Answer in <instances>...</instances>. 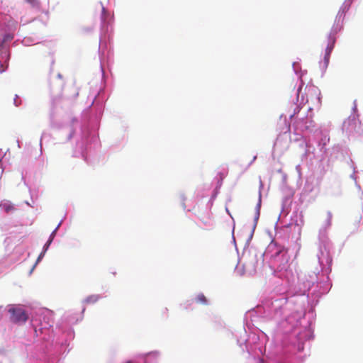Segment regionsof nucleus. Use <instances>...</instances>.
Instances as JSON below:
<instances>
[{"instance_id":"obj_2","label":"nucleus","mask_w":363,"mask_h":363,"mask_svg":"<svg viewBox=\"0 0 363 363\" xmlns=\"http://www.w3.org/2000/svg\"><path fill=\"white\" fill-rule=\"evenodd\" d=\"M8 311L10 313V320L13 323H25L28 319V314L19 306H11Z\"/></svg>"},{"instance_id":"obj_10","label":"nucleus","mask_w":363,"mask_h":363,"mask_svg":"<svg viewBox=\"0 0 363 363\" xmlns=\"http://www.w3.org/2000/svg\"><path fill=\"white\" fill-rule=\"evenodd\" d=\"M4 70H5V69H4V68L1 69V68H0V72H1H1H3Z\"/></svg>"},{"instance_id":"obj_8","label":"nucleus","mask_w":363,"mask_h":363,"mask_svg":"<svg viewBox=\"0 0 363 363\" xmlns=\"http://www.w3.org/2000/svg\"><path fill=\"white\" fill-rule=\"evenodd\" d=\"M331 220H332V215L330 213H328L326 215L325 218V227H330L331 225Z\"/></svg>"},{"instance_id":"obj_1","label":"nucleus","mask_w":363,"mask_h":363,"mask_svg":"<svg viewBox=\"0 0 363 363\" xmlns=\"http://www.w3.org/2000/svg\"><path fill=\"white\" fill-rule=\"evenodd\" d=\"M269 249L273 252L271 255V261L274 264H278V268L282 269L287 262V251L283 246L278 245L277 243H271Z\"/></svg>"},{"instance_id":"obj_7","label":"nucleus","mask_w":363,"mask_h":363,"mask_svg":"<svg viewBox=\"0 0 363 363\" xmlns=\"http://www.w3.org/2000/svg\"><path fill=\"white\" fill-rule=\"evenodd\" d=\"M33 8L38 9L40 7V1L38 0H26Z\"/></svg>"},{"instance_id":"obj_9","label":"nucleus","mask_w":363,"mask_h":363,"mask_svg":"<svg viewBox=\"0 0 363 363\" xmlns=\"http://www.w3.org/2000/svg\"><path fill=\"white\" fill-rule=\"evenodd\" d=\"M51 242H52V238H50V240L48 241L46 245L48 246L51 243Z\"/></svg>"},{"instance_id":"obj_3","label":"nucleus","mask_w":363,"mask_h":363,"mask_svg":"<svg viewBox=\"0 0 363 363\" xmlns=\"http://www.w3.org/2000/svg\"><path fill=\"white\" fill-rule=\"evenodd\" d=\"M335 38L331 35L329 36L328 43L325 49L324 61L326 65L328 64L331 52L334 48Z\"/></svg>"},{"instance_id":"obj_5","label":"nucleus","mask_w":363,"mask_h":363,"mask_svg":"<svg viewBox=\"0 0 363 363\" xmlns=\"http://www.w3.org/2000/svg\"><path fill=\"white\" fill-rule=\"evenodd\" d=\"M196 302L198 303H201L203 305H206L208 303V300L206 297L203 294H199L195 298Z\"/></svg>"},{"instance_id":"obj_4","label":"nucleus","mask_w":363,"mask_h":363,"mask_svg":"<svg viewBox=\"0 0 363 363\" xmlns=\"http://www.w3.org/2000/svg\"><path fill=\"white\" fill-rule=\"evenodd\" d=\"M1 206L6 213H10L15 210V207L13 206V205L9 202L2 203Z\"/></svg>"},{"instance_id":"obj_6","label":"nucleus","mask_w":363,"mask_h":363,"mask_svg":"<svg viewBox=\"0 0 363 363\" xmlns=\"http://www.w3.org/2000/svg\"><path fill=\"white\" fill-rule=\"evenodd\" d=\"M99 299L98 295H91L85 299L86 303H94Z\"/></svg>"}]
</instances>
